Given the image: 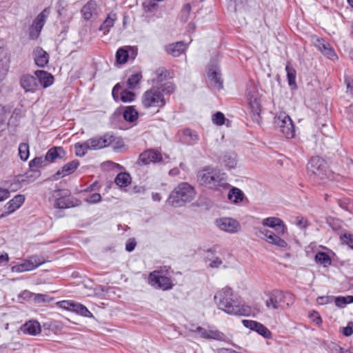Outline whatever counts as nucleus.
Listing matches in <instances>:
<instances>
[{
  "mask_svg": "<svg viewBox=\"0 0 353 353\" xmlns=\"http://www.w3.org/2000/svg\"><path fill=\"white\" fill-rule=\"evenodd\" d=\"M242 323L245 327L256 331L265 339H270L272 336L271 332L259 322L252 320H243Z\"/></svg>",
  "mask_w": 353,
  "mask_h": 353,
  "instance_id": "obj_21",
  "label": "nucleus"
},
{
  "mask_svg": "<svg viewBox=\"0 0 353 353\" xmlns=\"http://www.w3.org/2000/svg\"><path fill=\"white\" fill-rule=\"evenodd\" d=\"M35 63L41 68L45 67L49 61V54L41 48L37 47L34 50Z\"/></svg>",
  "mask_w": 353,
  "mask_h": 353,
  "instance_id": "obj_28",
  "label": "nucleus"
},
{
  "mask_svg": "<svg viewBox=\"0 0 353 353\" xmlns=\"http://www.w3.org/2000/svg\"><path fill=\"white\" fill-rule=\"evenodd\" d=\"M335 305L338 307H344L347 304L351 303L353 302V296H338L334 299Z\"/></svg>",
  "mask_w": 353,
  "mask_h": 353,
  "instance_id": "obj_46",
  "label": "nucleus"
},
{
  "mask_svg": "<svg viewBox=\"0 0 353 353\" xmlns=\"http://www.w3.org/2000/svg\"><path fill=\"white\" fill-rule=\"evenodd\" d=\"M136 246V241L133 239H130L126 244H125V249L128 252H132L134 250Z\"/></svg>",
  "mask_w": 353,
  "mask_h": 353,
  "instance_id": "obj_59",
  "label": "nucleus"
},
{
  "mask_svg": "<svg viewBox=\"0 0 353 353\" xmlns=\"http://www.w3.org/2000/svg\"><path fill=\"white\" fill-rule=\"evenodd\" d=\"M220 162L228 170L235 168L237 165L236 154L233 152L225 153L221 157Z\"/></svg>",
  "mask_w": 353,
  "mask_h": 353,
  "instance_id": "obj_31",
  "label": "nucleus"
},
{
  "mask_svg": "<svg viewBox=\"0 0 353 353\" xmlns=\"http://www.w3.org/2000/svg\"><path fill=\"white\" fill-rule=\"evenodd\" d=\"M21 330L25 334L37 335L41 331V325L37 321H29L23 325Z\"/></svg>",
  "mask_w": 353,
  "mask_h": 353,
  "instance_id": "obj_30",
  "label": "nucleus"
},
{
  "mask_svg": "<svg viewBox=\"0 0 353 353\" xmlns=\"http://www.w3.org/2000/svg\"><path fill=\"white\" fill-rule=\"evenodd\" d=\"M345 349L341 347L340 345L334 344L331 348V353H344Z\"/></svg>",
  "mask_w": 353,
  "mask_h": 353,
  "instance_id": "obj_61",
  "label": "nucleus"
},
{
  "mask_svg": "<svg viewBox=\"0 0 353 353\" xmlns=\"http://www.w3.org/2000/svg\"><path fill=\"white\" fill-rule=\"evenodd\" d=\"M98 4L96 0H90L81 10L82 17L90 21L98 16Z\"/></svg>",
  "mask_w": 353,
  "mask_h": 353,
  "instance_id": "obj_22",
  "label": "nucleus"
},
{
  "mask_svg": "<svg viewBox=\"0 0 353 353\" xmlns=\"http://www.w3.org/2000/svg\"><path fill=\"white\" fill-rule=\"evenodd\" d=\"M115 183L119 188H125L131 183V176L126 172H120L114 179Z\"/></svg>",
  "mask_w": 353,
  "mask_h": 353,
  "instance_id": "obj_37",
  "label": "nucleus"
},
{
  "mask_svg": "<svg viewBox=\"0 0 353 353\" xmlns=\"http://www.w3.org/2000/svg\"><path fill=\"white\" fill-rule=\"evenodd\" d=\"M148 282L152 286L163 290H170L174 285L170 277L163 275L161 271L157 270L149 274Z\"/></svg>",
  "mask_w": 353,
  "mask_h": 353,
  "instance_id": "obj_11",
  "label": "nucleus"
},
{
  "mask_svg": "<svg viewBox=\"0 0 353 353\" xmlns=\"http://www.w3.org/2000/svg\"><path fill=\"white\" fill-rule=\"evenodd\" d=\"M316 46L319 50L329 59L332 60L337 59V56L334 49L331 47L330 44L324 39H317Z\"/></svg>",
  "mask_w": 353,
  "mask_h": 353,
  "instance_id": "obj_27",
  "label": "nucleus"
},
{
  "mask_svg": "<svg viewBox=\"0 0 353 353\" xmlns=\"http://www.w3.org/2000/svg\"><path fill=\"white\" fill-rule=\"evenodd\" d=\"M274 123L279 131L288 139L293 138L295 129L290 117L285 112H280L274 117Z\"/></svg>",
  "mask_w": 353,
  "mask_h": 353,
  "instance_id": "obj_8",
  "label": "nucleus"
},
{
  "mask_svg": "<svg viewBox=\"0 0 353 353\" xmlns=\"http://www.w3.org/2000/svg\"><path fill=\"white\" fill-rule=\"evenodd\" d=\"M21 188V183L19 181L14 180V181L11 182L10 185L8 186V190L11 192L17 191L18 189Z\"/></svg>",
  "mask_w": 353,
  "mask_h": 353,
  "instance_id": "obj_56",
  "label": "nucleus"
},
{
  "mask_svg": "<svg viewBox=\"0 0 353 353\" xmlns=\"http://www.w3.org/2000/svg\"><path fill=\"white\" fill-rule=\"evenodd\" d=\"M79 165V163L77 160L66 163L53 176L54 179H59L73 173L78 168Z\"/></svg>",
  "mask_w": 353,
  "mask_h": 353,
  "instance_id": "obj_26",
  "label": "nucleus"
},
{
  "mask_svg": "<svg viewBox=\"0 0 353 353\" xmlns=\"http://www.w3.org/2000/svg\"><path fill=\"white\" fill-rule=\"evenodd\" d=\"M123 119L128 122H134L137 120L139 113L134 106H127L123 114Z\"/></svg>",
  "mask_w": 353,
  "mask_h": 353,
  "instance_id": "obj_38",
  "label": "nucleus"
},
{
  "mask_svg": "<svg viewBox=\"0 0 353 353\" xmlns=\"http://www.w3.org/2000/svg\"><path fill=\"white\" fill-rule=\"evenodd\" d=\"M224 174L219 170L211 167H205L197 173V181L200 184L210 188L223 185L225 183Z\"/></svg>",
  "mask_w": 353,
  "mask_h": 353,
  "instance_id": "obj_5",
  "label": "nucleus"
},
{
  "mask_svg": "<svg viewBox=\"0 0 353 353\" xmlns=\"http://www.w3.org/2000/svg\"><path fill=\"white\" fill-rule=\"evenodd\" d=\"M293 223L301 230H305L307 227V221L303 216H296Z\"/></svg>",
  "mask_w": 353,
  "mask_h": 353,
  "instance_id": "obj_50",
  "label": "nucleus"
},
{
  "mask_svg": "<svg viewBox=\"0 0 353 353\" xmlns=\"http://www.w3.org/2000/svg\"><path fill=\"white\" fill-rule=\"evenodd\" d=\"M46 259L41 255H31L21 263L11 267L12 272L21 273L32 271L46 263Z\"/></svg>",
  "mask_w": 353,
  "mask_h": 353,
  "instance_id": "obj_9",
  "label": "nucleus"
},
{
  "mask_svg": "<svg viewBox=\"0 0 353 353\" xmlns=\"http://www.w3.org/2000/svg\"><path fill=\"white\" fill-rule=\"evenodd\" d=\"M175 85L172 82L154 85L145 91L141 98V105L147 110L159 112L168 103L170 96L175 90Z\"/></svg>",
  "mask_w": 353,
  "mask_h": 353,
  "instance_id": "obj_1",
  "label": "nucleus"
},
{
  "mask_svg": "<svg viewBox=\"0 0 353 353\" xmlns=\"http://www.w3.org/2000/svg\"><path fill=\"white\" fill-rule=\"evenodd\" d=\"M112 95L113 99L117 101L119 100V97L121 101L124 103H130L134 100L135 94L129 91L127 89H124L121 90V86L119 83L116 84L112 91Z\"/></svg>",
  "mask_w": 353,
  "mask_h": 353,
  "instance_id": "obj_17",
  "label": "nucleus"
},
{
  "mask_svg": "<svg viewBox=\"0 0 353 353\" xmlns=\"http://www.w3.org/2000/svg\"><path fill=\"white\" fill-rule=\"evenodd\" d=\"M249 106L254 115V119L257 122L259 121L261 109V102L259 94L253 88L252 90H248L247 93Z\"/></svg>",
  "mask_w": 353,
  "mask_h": 353,
  "instance_id": "obj_12",
  "label": "nucleus"
},
{
  "mask_svg": "<svg viewBox=\"0 0 353 353\" xmlns=\"http://www.w3.org/2000/svg\"><path fill=\"white\" fill-rule=\"evenodd\" d=\"M310 318L312 319V321L316 323L317 325H321L322 323V319L318 312H314L310 314Z\"/></svg>",
  "mask_w": 353,
  "mask_h": 353,
  "instance_id": "obj_60",
  "label": "nucleus"
},
{
  "mask_svg": "<svg viewBox=\"0 0 353 353\" xmlns=\"http://www.w3.org/2000/svg\"><path fill=\"white\" fill-rule=\"evenodd\" d=\"M142 78V75L141 73H136L131 75L127 81V86L130 89H134L136 86L139 84L141 79Z\"/></svg>",
  "mask_w": 353,
  "mask_h": 353,
  "instance_id": "obj_45",
  "label": "nucleus"
},
{
  "mask_svg": "<svg viewBox=\"0 0 353 353\" xmlns=\"http://www.w3.org/2000/svg\"><path fill=\"white\" fill-rule=\"evenodd\" d=\"M25 201V196L17 194L10 200L4 206V212L0 217L7 216L18 210Z\"/></svg>",
  "mask_w": 353,
  "mask_h": 353,
  "instance_id": "obj_18",
  "label": "nucleus"
},
{
  "mask_svg": "<svg viewBox=\"0 0 353 353\" xmlns=\"http://www.w3.org/2000/svg\"><path fill=\"white\" fill-rule=\"evenodd\" d=\"M46 161L45 157H35L29 162L30 168L32 171H37L39 168L45 165Z\"/></svg>",
  "mask_w": 353,
  "mask_h": 353,
  "instance_id": "obj_44",
  "label": "nucleus"
},
{
  "mask_svg": "<svg viewBox=\"0 0 353 353\" xmlns=\"http://www.w3.org/2000/svg\"><path fill=\"white\" fill-rule=\"evenodd\" d=\"M294 301V297L292 293L276 290L270 294L265 305L269 309L283 310L292 305Z\"/></svg>",
  "mask_w": 353,
  "mask_h": 353,
  "instance_id": "obj_6",
  "label": "nucleus"
},
{
  "mask_svg": "<svg viewBox=\"0 0 353 353\" xmlns=\"http://www.w3.org/2000/svg\"><path fill=\"white\" fill-rule=\"evenodd\" d=\"M183 139L187 145H193L198 143L199 137L196 131L187 128L183 131Z\"/></svg>",
  "mask_w": 353,
  "mask_h": 353,
  "instance_id": "obj_34",
  "label": "nucleus"
},
{
  "mask_svg": "<svg viewBox=\"0 0 353 353\" xmlns=\"http://www.w3.org/2000/svg\"><path fill=\"white\" fill-rule=\"evenodd\" d=\"M129 57V52L127 48H120L116 53L117 62L123 64L127 62Z\"/></svg>",
  "mask_w": 353,
  "mask_h": 353,
  "instance_id": "obj_43",
  "label": "nucleus"
},
{
  "mask_svg": "<svg viewBox=\"0 0 353 353\" xmlns=\"http://www.w3.org/2000/svg\"><path fill=\"white\" fill-rule=\"evenodd\" d=\"M117 20V15L115 12H111L103 22L99 28L100 30L104 31V34L109 32L110 29L114 26V22Z\"/></svg>",
  "mask_w": 353,
  "mask_h": 353,
  "instance_id": "obj_36",
  "label": "nucleus"
},
{
  "mask_svg": "<svg viewBox=\"0 0 353 353\" xmlns=\"http://www.w3.org/2000/svg\"><path fill=\"white\" fill-rule=\"evenodd\" d=\"M192 8L190 3H186L183 5L181 9V19L184 21H187L189 19L190 13L191 12Z\"/></svg>",
  "mask_w": 353,
  "mask_h": 353,
  "instance_id": "obj_51",
  "label": "nucleus"
},
{
  "mask_svg": "<svg viewBox=\"0 0 353 353\" xmlns=\"http://www.w3.org/2000/svg\"><path fill=\"white\" fill-rule=\"evenodd\" d=\"M334 298L332 296H319L316 299V302L319 305H325V304H327L328 303L332 302V300Z\"/></svg>",
  "mask_w": 353,
  "mask_h": 353,
  "instance_id": "obj_55",
  "label": "nucleus"
},
{
  "mask_svg": "<svg viewBox=\"0 0 353 353\" xmlns=\"http://www.w3.org/2000/svg\"><path fill=\"white\" fill-rule=\"evenodd\" d=\"M285 70L287 72V78L290 86H291L292 88H296V70L290 65V63H287L285 66Z\"/></svg>",
  "mask_w": 353,
  "mask_h": 353,
  "instance_id": "obj_40",
  "label": "nucleus"
},
{
  "mask_svg": "<svg viewBox=\"0 0 353 353\" xmlns=\"http://www.w3.org/2000/svg\"><path fill=\"white\" fill-rule=\"evenodd\" d=\"M29 145L28 143H21L19 145V155L22 161H26L29 157Z\"/></svg>",
  "mask_w": 353,
  "mask_h": 353,
  "instance_id": "obj_47",
  "label": "nucleus"
},
{
  "mask_svg": "<svg viewBox=\"0 0 353 353\" xmlns=\"http://www.w3.org/2000/svg\"><path fill=\"white\" fill-rule=\"evenodd\" d=\"M156 3H152L151 1L149 2H144L143 3V6L144 8V10L147 12L151 11L152 9L154 8L156 6Z\"/></svg>",
  "mask_w": 353,
  "mask_h": 353,
  "instance_id": "obj_62",
  "label": "nucleus"
},
{
  "mask_svg": "<svg viewBox=\"0 0 353 353\" xmlns=\"http://www.w3.org/2000/svg\"><path fill=\"white\" fill-rule=\"evenodd\" d=\"M101 199V196L98 193H93L90 194L86 199L85 201L88 203H97Z\"/></svg>",
  "mask_w": 353,
  "mask_h": 353,
  "instance_id": "obj_53",
  "label": "nucleus"
},
{
  "mask_svg": "<svg viewBox=\"0 0 353 353\" xmlns=\"http://www.w3.org/2000/svg\"><path fill=\"white\" fill-rule=\"evenodd\" d=\"M74 303V301H62L59 302L60 307L68 310L72 311L73 304Z\"/></svg>",
  "mask_w": 353,
  "mask_h": 353,
  "instance_id": "obj_54",
  "label": "nucleus"
},
{
  "mask_svg": "<svg viewBox=\"0 0 353 353\" xmlns=\"http://www.w3.org/2000/svg\"><path fill=\"white\" fill-rule=\"evenodd\" d=\"M347 92L353 97V79L347 78L345 79Z\"/></svg>",
  "mask_w": 353,
  "mask_h": 353,
  "instance_id": "obj_57",
  "label": "nucleus"
},
{
  "mask_svg": "<svg viewBox=\"0 0 353 353\" xmlns=\"http://www.w3.org/2000/svg\"><path fill=\"white\" fill-rule=\"evenodd\" d=\"M259 232L264 236V239L267 243L281 248H285L288 246L287 242L273 232L267 229H260Z\"/></svg>",
  "mask_w": 353,
  "mask_h": 353,
  "instance_id": "obj_19",
  "label": "nucleus"
},
{
  "mask_svg": "<svg viewBox=\"0 0 353 353\" xmlns=\"http://www.w3.org/2000/svg\"><path fill=\"white\" fill-rule=\"evenodd\" d=\"M244 198V193L238 188L233 187L228 194V199L230 202L235 204H238L243 201Z\"/></svg>",
  "mask_w": 353,
  "mask_h": 353,
  "instance_id": "obj_35",
  "label": "nucleus"
},
{
  "mask_svg": "<svg viewBox=\"0 0 353 353\" xmlns=\"http://www.w3.org/2000/svg\"><path fill=\"white\" fill-rule=\"evenodd\" d=\"M20 85L26 92H34L38 86L36 78L30 74H26L21 77Z\"/></svg>",
  "mask_w": 353,
  "mask_h": 353,
  "instance_id": "obj_24",
  "label": "nucleus"
},
{
  "mask_svg": "<svg viewBox=\"0 0 353 353\" xmlns=\"http://www.w3.org/2000/svg\"><path fill=\"white\" fill-rule=\"evenodd\" d=\"M35 75L43 88H48L54 83V77L49 72L44 70H37Z\"/></svg>",
  "mask_w": 353,
  "mask_h": 353,
  "instance_id": "obj_32",
  "label": "nucleus"
},
{
  "mask_svg": "<svg viewBox=\"0 0 353 353\" xmlns=\"http://www.w3.org/2000/svg\"><path fill=\"white\" fill-rule=\"evenodd\" d=\"M195 196L194 188L188 183L179 184L170 193L168 202L173 207H180L192 201Z\"/></svg>",
  "mask_w": 353,
  "mask_h": 353,
  "instance_id": "obj_3",
  "label": "nucleus"
},
{
  "mask_svg": "<svg viewBox=\"0 0 353 353\" xmlns=\"http://www.w3.org/2000/svg\"><path fill=\"white\" fill-rule=\"evenodd\" d=\"M315 261L317 263L323 265L325 267L330 265L332 263L330 256L323 252H319L316 254Z\"/></svg>",
  "mask_w": 353,
  "mask_h": 353,
  "instance_id": "obj_42",
  "label": "nucleus"
},
{
  "mask_svg": "<svg viewBox=\"0 0 353 353\" xmlns=\"http://www.w3.org/2000/svg\"><path fill=\"white\" fill-rule=\"evenodd\" d=\"M54 196L56 197L54 206L57 208L65 209L75 205L72 199L69 196L68 190H58Z\"/></svg>",
  "mask_w": 353,
  "mask_h": 353,
  "instance_id": "obj_16",
  "label": "nucleus"
},
{
  "mask_svg": "<svg viewBox=\"0 0 353 353\" xmlns=\"http://www.w3.org/2000/svg\"><path fill=\"white\" fill-rule=\"evenodd\" d=\"M191 332H197L201 338L205 339H214L217 341H225V335L215 329L214 327H208V329L202 327H197L196 330H190Z\"/></svg>",
  "mask_w": 353,
  "mask_h": 353,
  "instance_id": "obj_13",
  "label": "nucleus"
},
{
  "mask_svg": "<svg viewBox=\"0 0 353 353\" xmlns=\"http://www.w3.org/2000/svg\"><path fill=\"white\" fill-rule=\"evenodd\" d=\"M225 119L224 114L221 112H218L213 115L212 121L218 125H221L224 123Z\"/></svg>",
  "mask_w": 353,
  "mask_h": 353,
  "instance_id": "obj_52",
  "label": "nucleus"
},
{
  "mask_svg": "<svg viewBox=\"0 0 353 353\" xmlns=\"http://www.w3.org/2000/svg\"><path fill=\"white\" fill-rule=\"evenodd\" d=\"M214 299L219 309L228 314L247 316L251 312L250 307L243 304L241 298L229 287L218 291Z\"/></svg>",
  "mask_w": 353,
  "mask_h": 353,
  "instance_id": "obj_2",
  "label": "nucleus"
},
{
  "mask_svg": "<svg viewBox=\"0 0 353 353\" xmlns=\"http://www.w3.org/2000/svg\"><path fill=\"white\" fill-rule=\"evenodd\" d=\"M22 294L26 296H32L34 301L37 303H45L48 301V296L42 294H33L28 291H24Z\"/></svg>",
  "mask_w": 353,
  "mask_h": 353,
  "instance_id": "obj_48",
  "label": "nucleus"
},
{
  "mask_svg": "<svg viewBox=\"0 0 353 353\" xmlns=\"http://www.w3.org/2000/svg\"><path fill=\"white\" fill-rule=\"evenodd\" d=\"M207 75L210 86L218 90L223 88L221 71L218 65H212L209 66L207 70Z\"/></svg>",
  "mask_w": 353,
  "mask_h": 353,
  "instance_id": "obj_15",
  "label": "nucleus"
},
{
  "mask_svg": "<svg viewBox=\"0 0 353 353\" xmlns=\"http://www.w3.org/2000/svg\"><path fill=\"white\" fill-rule=\"evenodd\" d=\"M216 226L222 231L236 233L240 230L239 223L232 218L222 217L216 221Z\"/></svg>",
  "mask_w": 353,
  "mask_h": 353,
  "instance_id": "obj_14",
  "label": "nucleus"
},
{
  "mask_svg": "<svg viewBox=\"0 0 353 353\" xmlns=\"http://www.w3.org/2000/svg\"><path fill=\"white\" fill-rule=\"evenodd\" d=\"M187 44L178 41L166 46V52L174 57L180 56L187 48Z\"/></svg>",
  "mask_w": 353,
  "mask_h": 353,
  "instance_id": "obj_29",
  "label": "nucleus"
},
{
  "mask_svg": "<svg viewBox=\"0 0 353 353\" xmlns=\"http://www.w3.org/2000/svg\"><path fill=\"white\" fill-rule=\"evenodd\" d=\"M263 226L274 229L279 234L283 235L287 231V226L279 218L268 217L263 219L261 222Z\"/></svg>",
  "mask_w": 353,
  "mask_h": 353,
  "instance_id": "obj_20",
  "label": "nucleus"
},
{
  "mask_svg": "<svg viewBox=\"0 0 353 353\" xmlns=\"http://www.w3.org/2000/svg\"><path fill=\"white\" fill-rule=\"evenodd\" d=\"M343 244L347 245L351 249H353V234L345 233L340 236Z\"/></svg>",
  "mask_w": 353,
  "mask_h": 353,
  "instance_id": "obj_49",
  "label": "nucleus"
},
{
  "mask_svg": "<svg viewBox=\"0 0 353 353\" xmlns=\"http://www.w3.org/2000/svg\"><path fill=\"white\" fill-rule=\"evenodd\" d=\"M10 55L6 53L0 59V83L6 78L10 69Z\"/></svg>",
  "mask_w": 353,
  "mask_h": 353,
  "instance_id": "obj_33",
  "label": "nucleus"
},
{
  "mask_svg": "<svg viewBox=\"0 0 353 353\" xmlns=\"http://www.w3.org/2000/svg\"><path fill=\"white\" fill-rule=\"evenodd\" d=\"M9 196V190L6 188H0V202L7 199Z\"/></svg>",
  "mask_w": 353,
  "mask_h": 353,
  "instance_id": "obj_58",
  "label": "nucleus"
},
{
  "mask_svg": "<svg viewBox=\"0 0 353 353\" xmlns=\"http://www.w3.org/2000/svg\"><path fill=\"white\" fill-rule=\"evenodd\" d=\"M66 152L60 146L52 147L49 149L45 156L46 161L53 163L58 159H63L65 157Z\"/></svg>",
  "mask_w": 353,
  "mask_h": 353,
  "instance_id": "obj_25",
  "label": "nucleus"
},
{
  "mask_svg": "<svg viewBox=\"0 0 353 353\" xmlns=\"http://www.w3.org/2000/svg\"><path fill=\"white\" fill-rule=\"evenodd\" d=\"M162 160L161 154L154 150H148L141 153L139 161L143 165H148L150 163L160 162Z\"/></svg>",
  "mask_w": 353,
  "mask_h": 353,
  "instance_id": "obj_23",
  "label": "nucleus"
},
{
  "mask_svg": "<svg viewBox=\"0 0 353 353\" xmlns=\"http://www.w3.org/2000/svg\"><path fill=\"white\" fill-rule=\"evenodd\" d=\"M222 264V261L219 258H216L215 259L212 260L210 263V266L212 268H218Z\"/></svg>",
  "mask_w": 353,
  "mask_h": 353,
  "instance_id": "obj_64",
  "label": "nucleus"
},
{
  "mask_svg": "<svg viewBox=\"0 0 353 353\" xmlns=\"http://www.w3.org/2000/svg\"><path fill=\"white\" fill-rule=\"evenodd\" d=\"M50 12V8H46L32 21L28 28V37L31 40H36L39 38L41 32L46 24V22Z\"/></svg>",
  "mask_w": 353,
  "mask_h": 353,
  "instance_id": "obj_10",
  "label": "nucleus"
},
{
  "mask_svg": "<svg viewBox=\"0 0 353 353\" xmlns=\"http://www.w3.org/2000/svg\"><path fill=\"white\" fill-rule=\"evenodd\" d=\"M154 75V81L157 82H161L171 77L170 72L163 68L156 70Z\"/></svg>",
  "mask_w": 353,
  "mask_h": 353,
  "instance_id": "obj_41",
  "label": "nucleus"
},
{
  "mask_svg": "<svg viewBox=\"0 0 353 353\" xmlns=\"http://www.w3.org/2000/svg\"><path fill=\"white\" fill-rule=\"evenodd\" d=\"M9 260H10V257H9V255L8 253H6V252L1 253L0 252V262L1 263H4L5 264H7L9 262Z\"/></svg>",
  "mask_w": 353,
  "mask_h": 353,
  "instance_id": "obj_63",
  "label": "nucleus"
},
{
  "mask_svg": "<svg viewBox=\"0 0 353 353\" xmlns=\"http://www.w3.org/2000/svg\"><path fill=\"white\" fill-rule=\"evenodd\" d=\"M307 170L313 180L320 183L328 177L326 163L319 157H313L307 163Z\"/></svg>",
  "mask_w": 353,
  "mask_h": 353,
  "instance_id": "obj_7",
  "label": "nucleus"
},
{
  "mask_svg": "<svg viewBox=\"0 0 353 353\" xmlns=\"http://www.w3.org/2000/svg\"><path fill=\"white\" fill-rule=\"evenodd\" d=\"M112 137H94L83 142H77L74 145V152L77 157H83L89 150H99L110 144Z\"/></svg>",
  "mask_w": 353,
  "mask_h": 353,
  "instance_id": "obj_4",
  "label": "nucleus"
},
{
  "mask_svg": "<svg viewBox=\"0 0 353 353\" xmlns=\"http://www.w3.org/2000/svg\"><path fill=\"white\" fill-rule=\"evenodd\" d=\"M72 306V312L77 314L88 318L93 317L92 312H90L85 305L79 303L74 302Z\"/></svg>",
  "mask_w": 353,
  "mask_h": 353,
  "instance_id": "obj_39",
  "label": "nucleus"
}]
</instances>
